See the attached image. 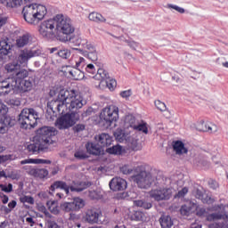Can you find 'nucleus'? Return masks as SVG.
<instances>
[{
    "instance_id": "3",
    "label": "nucleus",
    "mask_w": 228,
    "mask_h": 228,
    "mask_svg": "<svg viewBox=\"0 0 228 228\" xmlns=\"http://www.w3.org/2000/svg\"><path fill=\"white\" fill-rule=\"evenodd\" d=\"M56 28L55 31L57 34V38L61 42H76L74 37H70L74 31H76V28L72 24V20L69 17H65L62 14L56 15Z\"/></svg>"
},
{
    "instance_id": "5",
    "label": "nucleus",
    "mask_w": 228,
    "mask_h": 228,
    "mask_svg": "<svg viewBox=\"0 0 228 228\" xmlns=\"http://www.w3.org/2000/svg\"><path fill=\"white\" fill-rule=\"evenodd\" d=\"M89 186L90 183L88 182H73V185L69 186L67 183L63 181H55L50 186V193H54L56 190H64L66 195H69L70 191H77V193H79L80 191L86 190V188H89Z\"/></svg>"
},
{
    "instance_id": "50",
    "label": "nucleus",
    "mask_w": 228,
    "mask_h": 228,
    "mask_svg": "<svg viewBox=\"0 0 228 228\" xmlns=\"http://www.w3.org/2000/svg\"><path fill=\"white\" fill-rule=\"evenodd\" d=\"M122 174H124L125 175H129L131 174H133V172H134V168H131L129 167V166H123L120 168Z\"/></svg>"
},
{
    "instance_id": "41",
    "label": "nucleus",
    "mask_w": 228,
    "mask_h": 228,
    "mask_svg": "<svg viewBox=\"0 0 228 228\" xmlns=\"http://www.w3.org/2000/svg\"><path fill=\"white\" fill-rule=\"evenodd\" d=\"M205 133H208L209 134H215V133H218V126H216L213 122H208L207 130Z\"/></svg>"
},
{
    "instance_id": "16",
    "label": "nucleus",
    "mask_w": 228,
    "mask_h": 228,
    "mask_svg": "<svg viewBox=\"0 0 228 228\" xmlns=\"http://www.w3.org/2000/svg\"><path fill=\"white\" fill-rule=\"evenodd\" d=\"M109 186L112 191H124L127 189V181L120 177H114L109 183Z\"/></svg>"
},
{
    "instance_id": "38",
    "label": "nucleus",
    "mask_w": 228,
    "mask_h": 228,
    "mask_svg": "<svg viewBox=\"0 0 228 228\" xmlns=\"http://www.w3.org/2000/svg\"><path fill=\"white\" fill-rule=\"evenodd\" d=\"M72 204L75 211H79V209H83V208H85V200L81 198H75Z\"/></svg>"
},
{
    "instance_id": "32",
    "label": "nucleus",
    "mask_w": 228,
    "mask_h": 228,
    "mask_svg": "<svg viewBox=\"0 0 228 228\" xmlns=\"http://www.w3.org/2000/svg\"><path fill=\"white\" fill-rule=\"evenodd\" d=\"M106 152L108 154H114V156H120V155L124 154V148L119 144L113 145L110 148H107Z\"/></svg>"
},
{
    "instance_id": "39",
    "label": "nucleus",
    "mask_w": 228,
    "mask_h": 228,
    "mask_svg": "<svg viewBox=\"0 0 228 228\" xmlns=\"http://www.w3.org/2000/svg\"><path fill=\"white\" fill-rule=\"evenodd\" d=\"M57 56L61 58L62 60H69L71 56L70 50L69 49H61L56 52Z\"/></svg>"
},
{
    "instance_id": "15",
    "label": "nucleus",
    "mask_w": 228,
    "mask_h": 228,
    "mask_svg": "<svg viewBox=\"0 0 228 228\" xmlns=\"http://www.w3.org/2000/svg\"><path fill=\"white\" fill-rule=\"evenodd\" d=\"M150 197L154 199L157 202L160 200H170L172 198V189L171 188H159L153 189L150 191Z\"/></svg>"
},
{
    "instance_id": "25",
    "label": "nucleus",
    "mask_w": 228,
    "mask_h": 228,
    "mask_svg": "<svg viewBox=\"0 0 228 228\" xmlns=\"http://www.w3.org/2000/svg\"><path fill=\"white\" fill-rule=\"evenodd\" d=\"M172 145L175 154L179 156H181V154H188V148L184 147V143L182 141H174Z\"/></svg>"
},
{
    "instance_id": "4",
    "label": "nucleus",
    "mask_w": 228,
    "mask_h": 228,
    "mask_svg": "<svg viewBox=\"0 0 228 228\" xmlns=\"http://www.w3.org/2000/svg\"><path fill=\"white\" fill-rule=\"evenodd\" d=\"M132 179L141 190H149V187L154 182V178H152L151 172L147 171V166L145 164L134 167Z\"/></svg>"
},
{
    "instance_id": "33",
    "label": "nucleus",
    "mask_w": 228,
    "mask_h": 228,
    "mask_svg": "<svg viewBox=\"0 0 228 228\" xmlns=\"http://www.w3.org/2000/svg\"><path fill=\"white\" fill-rule=\"evenodd\" d=\"M4 69L9 74H12V72L17 74V71L20 70V64L19 62H9L4 65Z\"/></svg>"
},
{
    "instance_id": "9",
    "label": "nucleus",
    "mask_w": 228,
    "mask_h": 228,
    "mask_svg": "<svg viewBox=\"0 0 228 228\" xmlns=\"http://www.w3.org/2000/svg\"><path fill=\"white\" fill-rule=\"evenodd\" d=\"M58 134V131L56 128L53 126H42L37 130V138L39 139V142L45 144L46 147L52 145L53 143V136H56Z\"/></svg>"
},
{
    "instance_id": "2",
    "label": "nucleus",
    "mask_w": 228,
    "mask_h": 228,
    "mask_svg": "<svg viewBox=\"0 0 228 228\" xmlns=\"http://www.w3.org/2000/svg\"><path fill=\"white\" fill-rule=\"evenodd\" d=\"M34 0H5L8 8L23 6V19L28 24H37L47 15V7L33 3Z\"/></svg>"
},
{
    "instance_id": "29",
    "label": "nucleus",
    "mask_w": 228,
    "mask_h": 228,
    "mask_svg": "<svg viewBox=\"0 0 228 228\" xmlns=\"http://www.w3.org/2000/svg\"><path fill=\"white\" fill-rule=\"evenodd\" d=\"M75 40H76V45H82L84 49H86V51H88L87 53L95 51V46L92 45V43L88 42V40L81 39V38H76Z\"/></svg>"
},
{
    "instance_id": "37",
    "label": "nucleus",
    "mask_w": 228,
    "mask_h": 228,
    "mask_svg": "<svg viewBox=\"0 0 228 228\" xmlns=\"http://www.w3.org/2000/svg\"><path fill=\"white\" fill-rule=\"evenodd\" d=\"M88 17L93 22H106V19L98 12H91Z\"/></svg>"
},
{
    "instance_id": "40",
    "label": "nucleus",
    "mask_w": 228,
    "mask_h": 228,
    "mask_svg": "<svg viewBox=\"0 0 228 228\" xmlns=\"http://www.w3.org/2000/svg\"><path fill=\"white\" fill-rule=\"evenodd\" d=\"M61 209L65 213H74L76 209L74 208V205L72 202H64L61 205Z\"/></svg>"
},
{
    "instance_id": "1",
    "label": "nucleus",
    "mask_w": 228,
    "mask_h": 228,
    "mask_svg": "<svg viewBox=\"0 0 228 228\" xmlns=\"http://www.w3.org/2000/svg\"><path fill=\"white\" fill-rule=\"evenodd\" d=\"M86 104L83 94L79 89L69 88L60 91L58 98L52 100L47 103V111L53 113H63L64 108H68L69 111H77Z\"/></svg>"
},
{
    "instance_id": "62",
    "label": "nucleus",
    "mask_w": 228,
    "mask_h": 228,
    "mask_svg": "<svg viewBox=\"0 0 228 228\" xmlns=\"http://www.w3.org/2000/svg\"><path fill=\"white\" fill-rule=\"evenodd\" d=\"M0 211H2V213H4V215H10V213H12V210L10 209V208L4 205H2L0 207Z\"/></svg>"
},
{
    "instance_id": "26",
    "label": "nucleus",
    "mask_w": 228,
    "mask_h": 228,
    "mask_svg": "<svg viewBox=\"0 0 228 228\" xmlns=\"http://www.w3.org/2000/svg\"><path fill=\"white\" fill-rule=\"evenodd\" d=\"M196 203L190 201L189 203L183 205L180 208V213L183 216H190L195 209Z\"/></svg>"
},
{
    "instance_id": "30",
    "label": "nucleus",
    "mask_w": 228,
    "mask_h": 228,
    "mask_svg": "<svg viewBox=\"0 0 228 228\" xmlns=\"http://www.w3.org/2000/svg\"><path fill=\"white\" fill-rule=\"evenodd\" d=\"M94 79L100 81V85L104 83V81L110 79V73L106 71L104 69H98L97 74L94 76Z\"/></svg>"
},
{
    "instance_id": "51",
    "label": "nucleus",
    "mask_w": 228,
    "mask_h": 228,
    "mask_svg": "<svg viewBox=\"0 0 228 228\" xmlns=\"http://www.w3.org/2000/svg\"><path fill=\"white\" fill-rule=\"evenodd\" d=\"M155 106L157 110H159V111H165L167 110V105L165 104V102H162L159 100L155 101Z\"/></svg>"
},
{
    "instance_id": "61",
    "label": "nucleus",
    "mask_w": 228,
    "mask_h": 228,
    "mask_svg": "<svg viewBox=\"0 0 228 228\" xmlns=\"http://www.w3.org/2000/svg\"><path fill=\"white\" fill-rule=\"evenodd\" d=\"M8 104H9L10 106H20V100L17 99V98L10 99V100L8 101Z\"/></svg>"
},
{
    "instance_id": "57",
    "label": "nucleus",
    "mask_w": 228,
    "mask_h": 228,
    "mask_svg": "<svg viewBox=\"0 0 228 228\" xmlns=\"http://www.w3.org/2000/svg\"><path fill=\"white\" fill-rule=\"evenodd\" d=\"M133 220H136L137 222H140L143 218V214L140 211H136L134 213L132 216Z\"/></svg>"
},
{
    "instance_id": "28",
    "label": "nucleus",
    "mask_w": 228,
    "mask_h": 228,
    "mask_svg": "<svg viewBox=\"0 0 228 228\" xmlns=\"http://www.w3.org/2000/svg\"><path fill=\"white\" fill-rule=\"evenodd\" d=\"M159 224L161 228L174 227V220H172V217L170 216H161L159 218Z\"/></svg>"
},
{
    "instance_id": "46",
    "label": "nucleus",
    "mask_w": 228,
    "mask_h": 228,
    "mask_svg": "<svg viewBox=\"0 0 228 228\" xmlns=\"http://www.w3.org/2000/svg\"><path fill=\"white\" fill-rule=\"evenodd\" d=\"M8 107L0 100V117H8Z\"/></svg>"
},
{
    "instance_id": "55",
    "label": "nucleus",
    "mask_w": 228,
    "mask_h": 228,
    "mask_svg": "<svg viewBox=\"0 0 228 228\" xmlns=\"http://www.w3.org/2000/svg\"><path fill=\"white\" fill-rule=\"evenodd\" d=\"M125 42L127 44L128 47L133 49L134 51H136V48L138 47L139 44L136 43V41H131V40H125Z\"/></svg>"
},
{
    "instance_id": "7",
    "label": "nucleus",
    "mask_w": 228,
    "mask_h": 228,
    "mask_svg": "<svg viewBox=\"0 0 228 228\" xmlns=\"http://www.w3.org/2000/svg\"><path fill=\"white\" fill-rule=\"evenodd\" d=\"M38 111H37L35 109L25 108L20 113L18 122L20 124L23 129H28V127H35V126H37L38 123Z\"/></svg>"
},
{
    "instance_id": "63",
    "label": "nucleus",
    "mask_w": 228,
    "mask_h": 228,
    "mask_svg": "<svg viewBox=\"0 0 228 228\" xmlns=\"http://www.w3.org/2000/svg\"><path fill=\"white\" fill-rule=\"evenodd\" d=\"M120 95L123 97V99H127L128 97H131L132 92L131 90L122 91Z\"/></svg>"
},
{
    "instance_id": "36",
    "label": "nucleus",
    "mask_w": 228,
    "mask_h": 228,
    "mask_svg": "<svg viewBox=\"0 0 228 228\" xmlns=\"http://www.w3.org/2000/svg\"><path fill=\"white\" fill-rule=\"evenodd\" d=\"M12 47L8 45L6 41H0V54L6 56L10 53Z\"/></svg>"
},
{
    "instance_id": "43",
    "label": "nucleus",
    "mask_w": 228,
    "mask_h": 228,
    "mask_svg": "<svg viewBox=\"0 0 228 228\" xmlns=\"http://www.w3.org/2000/svg\"><path fill=\"white\" fill-rule=\"evenodd\" d=\"M106 86L109 88V90L113 91L117 87V80L113 78H110L105 80Z\"/></svg>"
},
{
    "instance_id": "56",
    "label": "nucleus",
    "mask_w": 228,
    "mask_h": 228,
    "mask_svg": "<svg viewBox=\"0 0 228 228\" xmlns=\"http://www.w3.org/2000/svg\"><path fill=\"white\" fill-rule=\"evenodd\" d=\"M35 165H51V160L42 159H35Z\"/></svg>"
},
{
    "instance_id": "64",
    "label": "nucleus",
    "mask_w": 228,
    "mask_h": 228,
    "mask_svg": "<svg viewBox=\"0 0 228 228\" xmlns=\"http://www.w3.org/2000/svg\"><path fill=\"white\" fill-rule=\"evenodd\" d=\"M208 184L212 190H216V188H218V183L215 180H209Z\"/></svg>"
},
{
    "instance_id": "19",
    "label": "nucleus",
    "mask_w": 228,
    "mask_h": 228,
    "mask_svg": "<svg viewBox=\"0 0 228 228\" xmlns=\"http://www.w3.org/2000/svg\"><path fill=\"white\" fill-rule=\"evenodd\" d=\"M24 170H27L28 175L32 177H38L39 179H45L49 175V171L45 168H33L29 166L23 167Z\"/></svg>"
},
{
    "instance_id": "47",
    "label": "nucleus",
    "mask_w": 228,
    "mask_h": 228,
    "mask_svg": "<svg viewBox=\"0 0 228 228\" xmlns=\"http://www.w3.org/2000/svg\"><path fill=\"white\" fill-rule=\"evenodd\" d=\"M208 122H205L204 120H201L198 123L197 125V129L198 131H202L203 133H206V131H208Z\"/></svg>"
},
{
    "instance_id": "13",
    "label": "nucleus",
    "mask_w": 228,
    "mask_h": 228,
    "mask_svg": "<svg viewBox=\"0 0 228 228\" xmlns=\"http://www.w3.org/2000/svg\"><path fill=\"white\" fill-rule=\"evenodd\" d=\"M54 31H56V16L44 20L39 26V33L44 38H53Z\"/></svg>"
},
{
    "instance_id": "60",
    "label": "nucleus",
    "mask_w": 228,
    "mask_h": 228,
    "mask_svg": "<svg viewBox=\"0 0 228 228\" xmlns=\"http://www.w3.org/2000/svg\"><path fill=\"white\" fill-rule=\"evenodd\" d=\"M188 193V187H183L181 191H178V193L175 195V197H178V199H181L184 197Z\"/></svg>"
},
{
    "instance_id": "54",
    "label": "nucleus",
    "mask_w": 228,
    "mask_h": 228,
    "mask_svg": "<svg viewBox=\"0 0 228 228\" xmlns=\"http://www.w3.org/2000/svg\"><path fill=\"white\" fill-rule=\"evenodd\" d=\"M89 197L93 200H99V199H101V193L97 191H91L89 192Z\"/></svg>"
},
{
    "instance_id": "59",
    "label": "nucleus",
    "mask_w": 228,
    "mask_h": 228,
    "mask_svg": "<svg viewBox=\"0 0 228 228\" xmlns=\"http://www.w3.org/2000/svg\"><path fill=\"white\" fill-rule=\"evenodd\" d=\"M130 149L132 151H140V145H138V141L137 140H133L132 142L130 143Z\"/></svg>"
},
{
    "instance_id": "52",
    "label": "nucleus",
    "mask_w": 228,
    "mask_h": 228,
    "mask_svg": "<svg viewBox=\"0 0 228 228\" xmlns=\"http://www.w3.org/2000/svg\"><path fill=\"white\" fill-rule=\"evenodd\" d=\"M20 202H22L23 204H26V202L28 204H35V199H33V197L31 196H24V197H21L20 199Z\"/></svg>"
},
{
    "instance_id": "27",
    "label": "nucleus",
    "mask_w": 228,
    "mask_h": 228,
    "mask_svg": "<svg viewBox=\"0 0 228 228\" xmlns=\"http://www.w3.org/2000/svg\"><path fill=\"white\" fill-rule=\"evenodd\" d=\"M134 205L137 208H142V209H151L152 208V201L149 198H142L134 200Z\"/></svg>"
},
{
    "instance_id": "53",
    "label": "nucleus",
    "mask_w": 228,
    "mask_h": 228,
    "mask_svg": "<svg viewBox=\"0 0 228 228\" xmlns=\"http://www.w3.org/2000/svg\"><path fill=\"white\" fill-rule=\"evenodd\" d=\"M209 228H228L227 223L222 222V223H213L210 224Z\"/></svg>"
},
{
    "instance_id": "17",
    "label": "nucleus",
    "mask_w": 228,
    "mask_h": 228,
    "mask_svg": "<svg viewBox=\"0 0 228 228\" xmlns=\"http://www.w3.org/2000/svg\"><path fill=\"white\" fill-rule=\"evenodd\" d=\"M102 213L97 208H89L86 212L85 220L87 224H99V218H101Z\"/></svg>"
},
{
    "instance_id": "12",
    "label": "nucleus",
    "mask_w": 228,
    "mask_h": 228,
    "mask_svg": "<svg viewBox=\"0 0 228 228\" xmlns=\"http://www.w3.org/2000/svg\"><path fill=\"white\" fill-rule=\"evenodd\" d=\"M12 92H14L16 94L20 93V89L17 85V80L15 79V77L5 78L2 82H0L1 96L8 95L9 94H12Z\"/></svg>"
},
{
    "instance_id": "6",
    "label": "nucleus",
    "mask_w": 228,
    "mask_h": 228,
    "mask_svg": "<svg viewBox=\"0 0 228 228\" xmlns=\"http://www.w3.org/2000/svg\"><path fill=\"white\" fill-rule=\"evenodd\" d=\"M29 71L27 69L20 68V69L16 72V77L14 79L16 80V86H18L20 89V94H25V92H31L33 90V85H35V78L29 77Z\"/></svg>"
},
{
    "instance_id": "58",
    "label": "nucleus",
    "mask_w": 228,
    "mask_h": 228,
    "mask_svg": "<svg viewBox=\"0 0 228 228\" xmlns=\"http://www.w3.org/2000/svg\"><path fill=\"white\" fill-rule=\"evenodd\" d=\"M86 72H88V74H91L92 76H94V74H95V66H94V64H88L86 67Z\"/></svg>"
},
{
    "instance_id": "10",
    "label": "nucleus",
    "mask_w": 228,
    "mask_h": 228,
    "mask_svg": "<svg viewBox=\"0 0 228 228\" xmlns=\"http://www.w3.org/2000/svg\"><path fill=\"white\" fill-rule=\"evenodd\" d=\"M194 209L197 216H200V218L206 217L208 222H215L216 220H224L225 222H228V214H222L220 212L209 214L206 208L200 207L197 203Z\"/></svg>"
},
{
    "instance_id": "22",
    "label": "nucleus",
    "mask_w": 228,
    "mask_h": 228,
    "mask_svg": "<svg viewBox=\"0 0 228 228\" xmlns=\"http://www.w3.org/2000/svg\"><path fill=\"white\" fill-rule=\"evenodd\" d=\"M86 149L88 154L92 156H102L104 154V149L97 142H88L86 144Z\"/></svg>"
},
{
    "instance_id": "21",
    "label": "nucleus",
    "mask_w": 228,
    "mask_h": 228,
    "mask_svg": "<svg viewBox=\"0 0 228 228\" xmlns=\"http://www.w3.org/2000/svg\"><path fill=\"white\" fill-rule=\"evenodd\" d=\"M15 126V119L10 116L0 117V134H5L8 133V129Z\"/></svg>"
},
{
    "instance_id": "14",
    "label": "nucleus",
    "mask_w": 228,
    "mask_h": 228,
    "mask_svg": "<svg viewBox=\"0 0 228 228\" xmlns=\"http://www.w3.org/2000/svg\"><path fill=\"white\" fill-rule=\"evenodd\" d=\"M85 67H86V61H85V58L79 57L76 61L75 67H73V69L69 71V74H70L73 79L76 81H80L85 77V72H83V69H85Z\"/></svg>"
},
{
    "instance_id": "34",
    "label": "nucleus",
    "mask_w": 228,
    "mask_h": 228,
    "mask_svg": "<svg viewBox=\"0 0 228 228\" xmlns=\"http://www.w3.org/2000/svg\"><path fill=\"white\" fill-rule=\"evenodd\" d=\"M79 51L81 52L83 56H85L86 58H88V60H91V61H97L99 58V56L97 55V50H93L91 52H88V51L79 49Z\"/></svg>"
},
{
    "instance_id": "42",
    "label": "nucleus",
    "mask_w": 228,
    "mask_h": 228,
    "mask_svg": "<svg viewBox=\"0 0 228 228\" xmlns=\"http://www.w3.org/2000/svg\"><path fill=\"white\" fill-rule=\"evenodd\" d=\"M134 129H135V131H141L142 133H144V134H149V128L147 127V123L145 122L134 126Z\"/></svg>"
},
{
    "instance_id": "23",
    "label": "nucleus",
    "mask_w": 228,
    "mask_h": 228,
    "mask_svg": "<svg viewBox=\"0 0 228 228\" xmlns=\"http://www.w3.org/2000/svg\"><path fill=\"white\" fill-rule=\"evenodd\" d=\"M94 140L100 146H102V149H104V147H110V145L113 143V137L106 133L95 135Z\"/></svg>"
},
{
    "instance_id": "48",
    "label": "nucleus",
    "mask_w": 228,
    "mask_h": 228,
    "mask_svg": "<svg viewBox=\"0 0 228 228\" xmlns=\"http://www.w3.org/2000/svg\"><path fill=\"white\" fill-rule=\"evenodd\" d=\"M167 8H168L169 10H175V12H178V13H184L185 12L184 8L172 4H168L167 5Z\"/></svg>"
},
{
    "instance_id": "49",
    "label": "nucleus",
    "mask_w": 228,
    "mask_h": 228,
    "mask_svg": "<svg viewBox=\"0 0 228 228\" xmlns=\"http://www.w3.org/2000/svg\"><path fill=\"white\" fill-rule=\"evenodd\" d=\"M0 189L5 193H12V191H13V185L12 183H8V186L0 184Z\"/></svg>"
},
{
    "instance_id": "11",
    "label": "nucleus",
    "mask_w": 228,
    "mask_h": 228,
    "mask_svg": "<svg viewBox=\"0 0 228 228\" xmlns=\"http://www.w3.org/2000/svg\"><path fill=\"white\" fill-rule=\"evenodd\" d=\"M100 118L104 120L107 127H111V125L118 120V108L113 105L104 108L100 114Z\"/></svg>"
},
{
    "instance_id": "45",
    "label": "nucleus",
    "mask_w": 228,
    "mask_h": 228,
    "mask_svg": "<svg viewBox=\"0 0 228 228\" xmlns=\"http://www.w3.org/2000/svg\"><path fill=\"white\" fill-rule=\"evenodd\" d=\"M74 156L77 159H87L88 158V154L83 150L76 151Z\"/></svg>"
},
{
    "instance_id": "24",
    "label": "nucleus",
    "mask_w": 228,
    "mask_h": 228,
    "mask_svg": "<svg viewBox=\"0 0 228 228\" xmlns=\"http://www.w3.org/2000/svg\"><path fill=\"white\" fill-rule=\"evenodd\" d=\"M192 195H194L196 199H199V200H201L203 204H213V202H215V199L204 194V191L200 189H194Z\"/></svg>"
},
{
    "instance_id": "20",
    "label": "nucleus",
    "mask_w": 228,
    "mask_h": 228,
    "mask_svg": "<svg viewBox=\"0 0 228 228\" xmlns=\"http://www.w3.org/2000/svg\"><path fill=\"white\" fill-rule=\"evenodd\" d=\"M48 149V146L44 144L38 138L35 137L34 142L28 145H27L26 150L29 154H37L40 152V151H45Z\"/></svg>"
},
{
    "instance_id": "8",
    "label": "nucleus",
    "mask_w": 228,
    "mask_h": 228,
    "mask_svg": "<svg viewBox=\"0 0 228 228\" xmlns=\"http://www.w3.org/2000/svg\"><path fill=\"white\" fill-rule=\"evenodd\" d=\"M77 111V110L71 111V113L68 112L57 118L55 122L56 127L61 130L69 129L76 126L77 122L79 120V114Z\"/></svg>"
},
{
    "instance_id": "31",
    "label": "nucleus",
    "mask_w": 228,
    "mask_h": 228,
    "mask_svg": "<svg viewBox=\"0 0 228 228\" xmlns=\"http://www.w3.org/2000/svg\"><path fill=\"white\" fill-rule=\"evenodd\" d=\"M46 207L48 208L49 211L52 215H60V206H58V201L56 200H48L46 202Z\"/></svg>"
},
{
    "instance_id": "35",
    "label": "nucleus",
    "mask_w": 228,
    "mask_h": 228,
    "mask_svg": "<svg viewBox=\"0 0 228 228\" xmlns=\"http://www.w3.org/2000/svg\"><path fill=\"white\" fill-rule=\"evenodd\" d=\"M29 44V34H24L16 40L17 47H24Z\"/></svg>"
},
{
    "instance_id": "44",
    "label": "nucleus",
    "mask_w": 228,
    "mask_h": 228,
    "mask_svg": "<svg viewBox=\"0 0 228 228\" xmlns=\"http://www.w3.org/2000/svg\"><path fill=\"white\" fill-rule=\"evenodd\" d=\"M114 136L116 137V140H118V142H120L122 143V142H126L127 135H126V133H124L123 131H118L114 134Z\"/></svg>"
},
{
    "instance_id": "18",
    "label": "nucleus",
    "mask_w": 228,
    "mask_h": 228,
    "mask_svg": "<svg viewBox=\"0 0 228 228\" xmlns=\"http://www.w3.org/2000/svg\"><path fill=\"white\" fill-rule=\"evenodd\" d=\"M35 56H38V52L36 50H21L18 56V63H20V65H28V61H29L31 58H35Z\"/></svg>"
}]
</instances>
